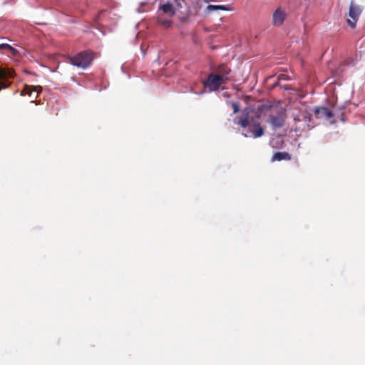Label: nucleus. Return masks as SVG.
I'll use <instances>...</instances> for the list:
<instances>
[{
  "label": "nucleus",
  "instance_id": "obj_8",
  "mask_svg": "<svg viewBox=\"0 0 365 365\" xmlns=\"http://www.w3.org/2000/svg\"><path fill=\"white\" fill-rule=\"evenodd\" d=\"M286 19V13L281 8H277L272 14V24L274 26H280Z\"/></svg>",
  "mask_w": 365,
  "mask_h": 365
},
{
  "label": "nucleus",
  "instance_id": "obj_12",
  "mask_svg": "<svg viewBox=\"0 0 365 365\" xmlns=\"http://www.w3.org/2000/svg\"><path fill=\"white\" fill-rule=\"evenodd\" d=\"M272 160V161L289 160L291 155L287 152H277L273 155Z\"/></svg>",
  "mask_w": 365,
  "mask_h": 365
},
{
  "label": "nucleus",
  "instance_id": "obj_21",
  "mask_svg": "<svg viewBox=\"0 0 365 365\" xmlns=\"http://www.w3.org/2000/svg\"><path fill=\"white\" fill-rule=\"evenodd\" d=\"M202 1L204 2V3H207V0H202Z\"/></svg>",
  "mask_w": 365,
  "mask_h": 365
},
{
  "label": "nucleus",
  "instance_id": "obj_10",
  "mask_svg": "<svg viewBox=\"0 0 365 365\" xmlns=\"http://www.w3.org/2000/svg\"><path fill=\"white\" fill-rule=\"evenodd\" d=\"M269 123L272 126L273 129H278L285 126L286 118L285 115H271Z\"/></svg>",
  "mask_w": 365,
  "mask_h": 365
},
{
  "label": "nucleus",
  "instance_id": "obj_1",
  "mask_svg": "<svg viewBox=\"0 0 365 365\" xmlns=\"http://www.w3.org/2000/svg\"><path fill=\"white\" fill-rule=\"evenodd\" d=\"M260 115H241L235 118L234 122L242 128L246 129L243 135L245 137H253L255 138L261 137L264 133V128L260 126L259 117Z\"/></svg>",
  "mask_w": 365,
  "mask_h": 365
},
{
  "label": "nucleus",
  "instance_id": "obj_16",
  "mask_svg": "<svg viewBox=\"0 0 365 365\" xmlns=\"http://www.w3.org/2000/svg\"><path fill=\"white\" fill-rule=\"evenodd\" d=\"M314 114H333V111L327 107H317L314 110Z\"/></svg>",
  "mask_w": 365,
  "mask_h": 365
},
{
  "label": "nucleus",
  "instance_id": "obj_5",
  "mask_svg": "<svg viewBox=\"0 0 365 365\" xmlns=\"http://www.w3.org/2000/svg\"><path fill=\"white\" fill-rule=\"evenodd\" d=\"M361 12V7L359 5L355 4L353 1H351L348 14L349 18L346 19L348 25L351 29H354L356 27V23L359 19Z\"/></svg>",
  "mask_w": 365,
  "mask_h": 365
},
{
  "label": "nucleus",
  "instance_id": "obj_9",
  "mask_svg": "<svg viewBox=\"0 0 365 365\" xmlns=\"http://www.w3.org/2000/svg\"><path fill=\"white\" fill-rule=\"evenodd\" d=\"M294 121L302 123L297 126L298 129L304 130L307 128H310L314 127L313 123H312L311 115H297V117L294 118Z\"/></svg>",
  "mask_w": 365,
  "mask_h": 365
},
{
  "label": "nucleus",
  "instance_id": "obj_18",
  "mask_svg": "<svg viewBox=\"0 0 365 365\" xmlns=\"http://www.w3.org/2000/svg\"><path fill=\"white\" fill-rule=\"evenodd\" d=\"M334 116V115H326V120H327V123H333L332 118H333Z\"/></svg>",
  "mask_w": 365,
  "mask_h": 365
},
{
  "label": "nucleus",
  "instance_id": "obj_17",
  "mask_svg": "<svg viewBox=\"0 0 365 365\" xmlns=\"http://www.w3.org/2000/svg\"><path fill=\"white\" fill-rule=\"evenodd\" d=\"M233 110L234 113H237L240 110V105L237 102H230L229 103Z\"/></svg>",
  "mask_w": 365,
  "mask_h": 365
},
{
  "label": "nucleus",
  "instance_id": "obj_4",
  "mask_svg": "<svg viewBox=\"0 0 365 365\" xmlns=\"http://www.w3.org/2000/svg\"><path fill=\"white\" fill-rule=\"evenodd\" d=\"M175 8L170 2H165L160 4L158 10V22L166 27H169L171 25V21L170 19H163V15H166L169 18L173 17L175 13Z\"/></svg>",
  "mask_w": 365,
  "mask_h": 365
},
{
  "label": "nucleus",
  "instance_id": "obj_13",
  "mask_svg": "<svg viewBox=\"0 0 365 365\" xmlns=\"http://www.w3.org/2000/svg\"><path fill=\"white\" fill-rule=\"evenodd\" d=\"M41 91V86H25L24 88L21 91V95H29L31 96L33 92H36L37 93Z\"/></svg>",
  "mask_w": 365,
  "mask_h": 365
},
{
  "label": "nucleus",
  "instance_id": "obj_11",
  "mask_svg": "<svg viewBox=\"0 0 365 365\" xmlns=\"http://www.w3.org/2000/svg\"><path fill=\"white\" fill-rule=\"evenodd\" d=\"M229 11L230 8L225 5H208L205 9V15H209L215 11Z\"/></svg>",
  "mask_w": 365,
  "mask_h": 365
},
{
  "label": "nucleus",
  "instance_id": "obj_3",
  "mask_svg": "<svg viewBox=\"0 0 365 365\" xmlns=\"http://www.w3.org/2000/svg\"><path fill=\"white\" fill-rule=\"evenodd\" d=\"M94 58L95 53L90 50H86L80 52L73 57H70L69 62L77 67L86 68L91 64Z\"/></svg>",
  "mask_w": 365,
  "mask_h": 365
},
{
  "label": "nucleus",
  "instance_id": "obj_2",
  "mask_svg": "<svg viewBox=\"0 0 365 365\" xmlns=\"http://www.w3.org/2000/svg\"><path fill=\"white\" fill-rule=\"evenodd\" d=\"M286 106L284 101H259L255 102L250 111L253 114H262L268 112L274 114H284Z\"/></svg>",
  "mask_w": 365,
  "mask_h": 365
},
{
  "label": "nucleus",
  "instance_id": "obj_15",
  "mask_svg": "<svg viewBox=\"0 0 365 365\" xmlns=\"http://www.w3.org/2000/svg\"><path fill=\"white\" fill-rule=\"evenodd\" d=\"M0 50H4L9 52L11 55L16 56L18 53L17 50L13 48L8 43H1L0 44Z\"/></svg>",
  "mask_w": 365,
  "mask_h": 365
},
{
  "label": "nucleus",
  "instance_id": "obj_14",
  "mask_svg": "<svg viewBox=\"0 0 365 365\" xmlns=\"http://www.w3.org/2000/svg\"><path fill=\"white\" fill-rule=\"evenodd\" d=\"M8 74L6 73V71L1 68H0V91L2 89L6 88L8 87V83L6 82L5 79ZM9 76H11L10 74Z\"/></svg>",
  "mask_w": 365,
  "mask_h": 365
},
{
  "label": "nucleus",
  "instance_id": "obj_19",
  "mask_svg": "<svg viewBox=\"0 0 365 365\" xmlns=\"http://www.w3.org/2000/svg\"><path fill=\"white\" fill-rule=\"evenodd\" d=\"M281 88H283L284 90H289L290 88L286 85V86H280Z\"/></svg>",
  "mask_w": 365,
  "mask_h": 365
},
{
  "label": "nucleus",
  "instance_id": "obj_6",
  "mask_svg": "<svg viewBox=\"0 0 365 365\" xmlns=\"http://www.w3.org/2000/svg\"><path fill=\"white\" fill-rule=\"evenodd\" d=\"M226 83L223 78L218 76H216L214 73H211L208 75L206 80L203 81V86L207 88L210 91H216L219 90L220 87Z\"/></svg>",
  "mask_w": 365,
  "mask_h": 365
},
{
  "label": "nucleus",
  "instance_id": "obj_20",
  "mask_svg": "<svg viewBox=\"0 0 365 365\" xmlns=\"http://www.w3.org/2000/svg\"><path fill=\"white\" fill-rule=\"evenodd\" d=\"M282 78H283L282 77H279V79H278V82H277V83H275V84H274V86H279V81H280L281 79H282Z\"/></svg>",
  "mask_w": 365,
  "mask_h": 365
},
{
  "label": "nucleus",
  "instance_id": "obj_7",
  "mask_svg": "<svg viewBox=\"0 0 365 365\" xmlns=\"http://www.w3.org/2000/svg\"><path fill=\"white\" fill-rule=\"evenodd\" d=\"M216 76L223 78L226 83L230 80L229 75L231 73V68L225 63L217 66L213 72Z\"/></svg>",
  "mask_w": 365,
  "mask_h": 365
}]
</instances>
